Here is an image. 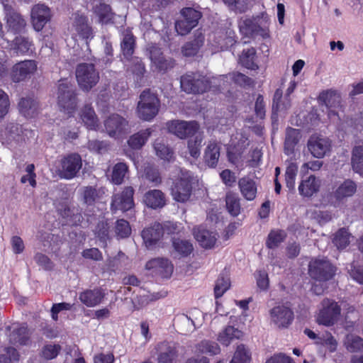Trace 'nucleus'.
Masks as SVG:
<instances>
[{
  "label": "nucleus",
  "instance_id": "45",
  "mask_svg": "<svg viewBox=\"0 0 363 363\" xmlns=\"http://www.w3.org/2000/svg\"><path fill=\"white\" fill-rule=\"evenodd\" d=\"M151 135L150 129L141 130L132 136L128 140L129 146L135 150L140 149L147 142L149 137Z\"/></svg>",
  "mask_w": 363,
  "mask_h": 363
},
{
  "label": "nucleus",
  "instance_id": "5",
  "mask_svg": "<svg viewBox=\"0 0 363 363\" xmlns=\"http://www.w3.org/2000/svg\"><path fill=\"white\" fill-rule=\"evenodd\" d=\"M75 73L79 87L86 91L91 90L99 81V73L92 63L79 64Z\"/></svg>",
  "mask_w": 363,
  "mask_h": 363
},
{
  "label": "nucleus",
  "instance_id": "31",
  "mask_svg": "<svg viewBox=\"0 0 363 363\" xmlns=\"http://www.w3.org/2000/svg\"><path fill=\"white\" fill-rule=\"evenodd\" d=\"M18 109L26 118H33L38 113V103L33 98H22L18 103Z\"/></svg>",
  "mask_w": 363,
  "mask_h": 363
},
{
  "label": "nucleus",
  "instance_id": "57",
  "mask_svg": "<svg viewBox=\"0 0 363 363\" xmlns=\"http://www.w3.org/2000/svg\"><path fill=\"white\" fill-rule=\"evenodd\" d=\"M173 247L174 250L182 256H188L193 251L192 244L185 240L174 239Z\"/></svg>",
  "mask_w": 363,
  "mask_h": 363
},
{
  "label": "nucleus",
  "instance_id": "19",
  "mask_svg": "<svg viewBox=\"0 0 363 363\" xmlns=\"http://www.w3.org/2000/svg\"><path fill=\"white\" fill-rule=\"evenodd\" d=\"M191 184L189 177L180 178L174 185L172 194L178 202L187 201L191 194Z\"/></svg>",
  "mask_w": 363,
  "mask_h": 363
},
{
  "label": "nucleus",
  "instance_id": "17",
  "mask_svg": "<svg viewBox=\"0 0 363 363\" xmlns=\"http://www.w3.org/2000/svg\"><path fill=\"white\" fill-rule=\"evenodd\" d=\"M71 31L83 39L93 38V30L88 23V18L84 14L75 13L72 18Z\"/></svg>",
  "mask_w": 363,
  "mask_h": 363
},
{
  "label": "nucleus",
  "instance_id": "22",
  "mask_svg": "<svg viewBox=\"0 0 363 363\" xmlns=\"http://www.w3.org/2000/svg\"><path fill=\"white\" fill-rule=\"evenodd\" d=\"M150 60L160 72H166L175 66L174 60L165 57L158 48L154 47L151 49Z\"/></svg>",
  "mask_w": 363,
  "mask_h": 363
},
{
  "label": "nucleus",
  "instance_id": "6",
  "mask_svg": "<svg viewBox=\"0 0 363 363\" xmlns=\"http://www.w3.org/2000/svg\"><path fill=\"white\" fill-rule=\"evenodd\" d=\"M202 17L201 12L195 8L184 7L180 11V18L175 23V29L179 35H185L195 28Z\"/></svg>",
  "mask_w": 363,
  "mask_h": 363
},
{
  "label": "nucleus",
  "instance_id": "51",
  "mask_svg": "<svg viewBox=\"0 0 363 363\" xmlns=\"http://www.w3.org/2000/svg\"><path fill=\"white\" fill-rule=\"evenodd\" d=\"M251 353L246 347L241 344L237 347L233 357L230 363H250Z\"/></svg>",
  "mask_w": 363,
  "mask_h": 363
},
{
  "label": "nucleus",
  "instance_id": "7",
  "mask_svg": "<svg viewBox=\"0 0 363 363\" xmlns=\"http://www.w3.org/2000/svg\"><path fill=\"white\" fill-rule=\"evenodd\" d=\"M82 167V160L78 153L64 156L60 162L57 173L60 178L71 179L77 176Z\"/></svg>",
  "mask_w": 363,
  "mask_h": 363
},
{
  "label": "nucleus",
  "instance_id": "4",
  "mask_svg": "<svg viewBox=\"0 0 363 363\" xmlns=\"http://www.w3.org/2000/svg\"><path fill=\"white\" fill-rule=\"evenodd\" d=\"M160 105V100L155 94L150 90L143 91L138 104V117L143 121H151L158 113Z\"/></svg>",
  "mask_w": 363,
  "mask_h": 363
},
{
  "label": "nucleus",
  "instance_id": "13",
  "mask_svg": "<svg viewBox=\"0 0 363 363\" xmlns=\"http://www.w3.org/2000/svg\"><path fill=\"white\" fill-rule=\"evenodd\" d=\"M51 11L44 4L33 6L30 12L31 22L34 29L40 31L51 18Z\"/></svg>",
  "mask_w": 363,
  "mask_h": 363
},
{
  "label": "nucleus",
  "instance_id": "41",
  "mask_svg": "<svg viewBox=\"0 0 363 363\" xmlns=\"http://www.w3.org/2000/svg\"><path fill=\"white\" fill-rule=\"evenodd\" d=\"M351 164L352 169L363 177V146L354 147L352 152Z\"/></svg>",
  "mask_w": 363,
  "mask_h": 363
},
{
  "label": "nucleus",
  "instance_id": "15",
  "mask_svg": "<svg viewBox=\"0 0 363 363\" xmlns=\"http://www.w3.org/2000/svg\"><path fill=\"white\" fill-rule=\"evenodd\" d=\"M38 68V62L35 60H27L16 63L12 69V79L19 82L33 74Z\"/></svg>",
  "mask_w": 363,
  "mask_h": 363
},
{
  "label": "nucleus",
  "instance_id": "56",
  "mask_svg": "<svg viewBox=\"0 0 363 363\" xmlns=\"http://www.w3.org/2000/svg\"><path fill=\"white\" fill-rule=\"evenodd\" d=\"M298 172V166L296 163L291 162L286 167L285 172V181L286 186L289 190L295 188V180Z\"/></svg>",
  "mask_w": 363,
  "mask_h": 363
},
{
  "label": "nucleus",
  "instance_id": "9",
  "mask_svg": "<svg viewBox=\"0 0 363 363\" xmlns=\"http://www.w3.org/2000/svg\"><path fill=\"white\" fill-rule=\"evenodd\" d=\"M321 309L317 316V323L325 326H331L337 320L341 308L333 300L324 298L321 302Z\"/></svg>",
  "mask_w": 363,
  "mask_h": 363
},
{
  "label": "nucleus",
  "instance_id": "62",
  "mask_svg": "<svg viewBox=\"0 0 363 363\" xmlns=\"http://www.w3.org/2000/svg\"><path fill=\"white\" fill-rule=\"evenodd\" d=\"M115 232L116 235L120 238L128 237L131 232L128 222L123 219L117 220L115 227Z\"/></svg>",
  "mask_w": 363,
  "mask_h": 363
},
{
  "label": "nucleus",
  "instance_id": "34",
  "mask_svg": "<svg viewBox=\"0 0 363 363\" xmlns=\"http://www.w3.org/2000/svg\"><path fill=\"white\" fill-rule=\"evenodd\" d=\"M301 138L300 131L298 129L289 127L286 130L284 140V152L289 155L294 151L295 147Z\"/></svg>",
  "mask_w": 363,
  "mask_h": 363
},
{
  "label": "nucleus",
  "instance_id": "23",
  "mask_svg": "<svg viewBox=\"0 0 363 363\" xmlns=\"http://www.w3.org/2000/svg\"><path fill=\"white\" fill-rule=\"evenodd\" d=\"M163 235V228L161 223L155 222L150 227L144 229L142 237L147 247L155 245Z\"/></svg>",
  "mask_w": 363,
  "mask_h": 363
},
{
  "label": "nucleus",
  "instance_id": "55",
  "mask_svg": "<svg viewBox=\"0 0 363 363\" xmlns=\"http://www.w3.org/2000/svg\"><path fill=\"white\" fill-rule=\"evenodd\" d=\"M345 345L349 352H359L363 348V338L352 334L348 335L346 337Z\"/></svg>",
  "mask_w": 363,
  "mask_h": 363
},
{
  "label": "nucleus",
  "instance_id": "58",
  "mask_svg": "<svg viewBox=\"0 0 363 363\" xmlns=\"http://www.w3.org/2000/svg\"><path fill=\"white\" fill-rule=\"evenodd\" d=\"M230 282L228 277L220 275L216 283L214 288L215 297L218 298L230 288Z\"/></svg>",
  "mask_w": 363,
  "mask_h": 363
},
{
  "label": "nucleus",
  "instance_id": "54",
  "mask_svg": "<svg viewBox=\"0 0 363 363\" xmlns=\"http://www.w3.org/2000/svg\"><path fill=\"white\" fill-rule=\"evenodd\" d=\"M286 238V233L284 230H272L268 235L266 245L269 248L277 247Z\"/></svg>",
  "mask_w": 363,
  "mask_h": 363
},
{
  "label": "nucleus",
  "instance_id": "38",
  "mask_svg": "<svg viewBox=\"0 0 363 363\" xmlns=\"http://www.w3.org/2000/svg\"><path fill=\"white\" fill-rule=\"evenodd\" d=\"M9 340L12 344L26 345L29 340V333L26 326L16 325L9 335Z\"/></svg>",
  "mask_w": 363,
  "mask_h": 363
},
{
  "label": "nucleus",
  "instance_id": "59",
  "mask_svg": "<svg viewBox=\"0 0 363 363\" xmlns=\"http://www.w3.org/2000/svg\"><path fill=\"white\" fill-rule=\"evenodd\" d=\"M203 140V136L201 134L196 135L194 138L188 141V149L190 155L197 158L200 155V148Z\"/></svg>",
  "mask_w": 363,
  "mask_h": 363
},
{
  "label": "nucleus",
  "instance_id": "61",
  "mask_svg": "<svg viewBox=\"0 0 363 363\" xmlns=\"http://www.w3.org/2000/svg\"><path fill=\"white\" fill-rule=\"evenodd\" d=\"M315 343L327 346L330 352H335L337 346V340L328 333L323 334L321 337L318 338V341H315Z\"/></svg>",
  "mask_w": 363,
  "mask_h": 363
},
{
  "label": "nucleus",
  "instance_id": "43",
  "mask_svg": "<svg viewBox=\"0 0 363 363\" xmlns=\"http://www.w3.org/2000/svg\"><path fill=\"white\" fill-rule=\"evenodd\" d=\"M256 50L254 48L243 50L239 57V62L247 69H255L258 67L255 62Z\"/></svg>",
  "mask_w": 363,
  "mask_h": 363
},
{
  "label": "nucleus",
  "instance_id": "39",
  "mask_svg": "<svg viewBox=\"0 0 363 363\" xmlns=\"http://www.w3.org/2000/svg\"><path fill=\"white\" fill-rule=\"evenodd\" d=\"M93 6V11L99 18L102 23H108L113 18V13L111 12V6L102 0L95 1Z\"/></svg>",
  "mask_w": 363,
  "mask_h": 363
},
{
  "label": "nucleus",
  "instance_id": "64",
  "mask_svg": "<svg viewBox=\"0 0 363 363\" xmlns=\"http://www.w3.org/2000/svg\"><path fill=\"white\" fill-rule=\"evenodd\" d=\"M145 178L153 184L154 186H157L162 182V177L159 170L156 168L148 167L145 169Z\"/></svg>",
  "mask_w": 363,
  "mask_h": 363
},
{
  "label": "nucleus",
  "instance_id": "52",
  "mask_svg": "<svg viewBox=\"0 0 363 363\" xmlns=\"http://www.w3.org/2000/svg\"><path fill=\"white\" fill-rule=\"evenodd\" d=\"M218 78V82L224 81L225 79L230 78V79L234 81L235 83L244 86H250L254 83L253 80L251 78L240 72L230 73L228 75H220Z\"/></svg>",
  "mask_w": 363,
  "mask_h": 363
},
{
  "label": "nucleus",
  "instance_id": "49",
  "mask_svg": "<svg viewBox=\"0 0 363 363\" xmlns=\"http://www.w3.org/2000/svg\"><path fill=\"white\" fill-rule=\"evenodd\" d=\"M351 238L347 229L342 228L335 233L333 242L338 249H345L350 243Z\"/></svg>",
  "mask_w": 363,
  "mask_h": 363
},
{
  "label": "nucleus",
  "instance_id": "48",
  "mask_svg": "<svg viewBox=\"0 0 363 363\" xmlns=\"http://www.w3.org/2000/svg\"><path fill=\"white\" fill-rule=\"evenodd\" d=\"M156 155L162 160L170 161L174 157V152L164 142L163 139H157L153 144Z\"/></svg>",
  "mask_w": 363,
  "mask_h": 363
},
{
  "label": "nucleus",
  "instance_id": "35",
  "mask_svg": "<svg viewBox=\"0 0 363 363\" xmlns=\"http://www.w3.org/2000/svg\"><path fill=\"white\" fill-rule=\"evenodd\" d=\"M80 118L87 128L96 130L99 127V119L91 106L85 105L82 108Z\"/></svg>",
  "mask_w": 363,
  "mask_h": 363
},
{
  "label": "nucleus",
  "instance_id": "26",
  "mask_svg": "<svg viewBox=\"0 0 363 363\" xmlns=\"http://www.w3.org/2000/svg\"><path fill=\"white\" fill-rule=\"evenodd\" d=\"M238 187L242 196L247 201H253L257 196V186L254 179L243 177L238 180Z\"/></svg>",
  "mask_w": 363,
  "mask_h": 363
},
{
  "label": "nucleus",
  "instance_id": "42",
  "mask_svg": "<svg viewBox=\"0 0 363 363\" xmlns=\"http://www.w3.org/2000/svg\"><path fill=\"white\" fill-rule=\"evenodd\" d=\"M128 167L125 162H118L116 164L112 169L111 181L113 184H121L124 179L128 174Z\"/></svg>",
  "mask_w": 363,
  "mask_h": 363
},
{
  "label": "nucleus",
  "instance_id": "25",
  "mask_svg": "<svg viewBox=\"0 0 363 363\" xmlns=\"http://www.w3.org/2000/svg\"><path fill=\"white\" fill-rule=\"evenodd\" d=\"M220 143L210 140L204 151V162L209 167H216L220 155Z\"/></svg>",
  "mask_w": 363,
  "mask_h": 363
},
{
  "label": "nucleus",
  "instance_id": "40",
  "mask_svg": "<svg viewBox=\"0 0 363 363\" xmlns=\"http://www.w3.org/2000/svg\"><path fill=\"white\" fill-rule=\"evenodd\" d=\"M356 184L350 179H347L335 190L334 193L335 197L340 200L346 197L352 196L356 192Z\"/></svg>",
  "mask_w": 363,
  "mask_h": 363
},
{
  "label": "nucleus",
  "instance_id": "14",
  "mask_svg": "<svg viewBox=\"0 0 363 363\" xmlns=\"http://www.w3.org/2000/svg\"><path fill=\"white\" fill-rule=\"evenodd\" d=\"M199 125L196 121H172L168 124V130L181 139L194 135L199 130Z\"/></svg>",
  "mask_w": 363,
  "mask_h": 363
},
{
  "label": "nucleus",
  "instance_id": "18",
  "mask_svg": "<svg viewBox=\"0 0 363 363\" xmlns=\"http://www.w3.org/2000/svg\"><path fill=\"white\" fill-rule=\"evenodd\" d=\"M5 20L9 30L13 33H21L26 26V21L20 13L11 6H5Z\"/></svg>",
  "mask_w": 363,
  "mask_h": 363
},
{
  "label": "nucleus",
  "instance_id": "60",
  "mask_svg": "<svg viewBox=\"0 0 363 363\" xmlns=\"http://www.w3.org/2000/svg\"><path fill=\"white\" fill-rule=\"evenodd\" d=\"M61 350L62 347L60 345L48 344L43 347L41 354L45 359H52L58 355Z\"/></svg>",
  "mask_w": 363,
  "mask_h": 363
},
{
  "label": "nucleus",
  "instance_id": "33",
  "mask_svg": "<svg viewBox=\"0 0 363 363\" xmlns=\"http://www.w3.org/2000/svg\"><path fill=\"white\" fill-rule=\"evenodd\" d=\"M11 48L16 55L32 53L34 48L32 41L24 36H17L12 41Z\"/></svg>",
  "mask_w": 363,
  "mask_h": 363
},
{
  "label": "nucleus",
  "instance_id": "46",
  "mask_svg": "<svg viewBox=\"0 0 363 363\" xmlns=\"http://www.w3.org/2000/svg\"><path fill=\"white\" fill-rule=\"evenodd\" d=\"M225 205L228 213L233 216H237L240 214L241 206L240 198L232 191H229L225 196Z\"/></svg>",
  "mask_w": 363,
  "mask_h": 363
},
{
  "label": "nucleus",
  "instance_id": "50",
  "mask_svg": "<svg viewBox=\"0 0 363 363\" xmlns=\"http://www.w3.org/2000/svg\"><path fill=\"white\" fill-rule=\"evenodd\" d=\"M83 200L87 205L94 204L101 197V191L94 186H84L81 189Z\"/></svg>",
  "mask_w": 363,
  "mask_h": 363
},
{
  "label": "nucleus",
  "instance_id": "53",
  "mask_svg": "<svg viewBox=\"0 0 363 363\" xmlns=\"http://www.w3.org/2000/svg\"><path fill=\"white\" fill-rule=\"evenodd\" d=\"M196 350L203 354H216L220 352L218 345L209 340H202L196 345Z\"/></svg>",
  "mask_w": 363,
  "mask_h": 363
},
{
  "label": "nucleus",
  "instance_id": "1",
  "mask_svg": "<svg viewBox=\"0 0 363 363\" xmlns=\"http://www.w3.org/2000/svg\"><path fill=\"white\" fill-rule=\"evenodd\" d=\"M218 77L210 79L198 72L187 73L181 77L182 89L188 94H201L209 89L211 84H217Z\"/></svg>",
  "mask_w": 363,
  "mask_h": 363
},
{
  "label": "nucleus",
  "instance_id": "47",
  "mask_svg": "<svg viewBox=\"0 0 363 363\" xmlns=\"http://www.w3.org/2000/svg\"><path fill=\"white\" fill-rule=\"evenodd\" d=\"M290 96H285L282 99V91L277 89L273 97L272 109L276 111H286L291 107Z\"/></svg>",
  "mask_w": 363,
  "mask_h": 363
},
{
  "label": "nucleus",
  "instance_id": "63",
  "mask_svg": "<svg viewBox=\"0 0 363 363\" xmlns=\"http://www.w3.org/2000/svg\"><path fill=\"white\" fill-rule=\"evenodd\" d=\"M5 354H0V363H13L19 359V354L13 347H8L6 349Z\"/></svg>",
  "mask_w": 363,
  "mask_h": 363
},
{
  "label": "nucleus",
  "instance_id": "3",
  "mask_svg": "<svg viewBox=\"0 0 363 363\" xmlns=\"http://www.w3.org/2000/svg\"><path fill=\"white\" fill-rule=\"evenodd\" d=\"M77 103L74 85L67 80H61L57 93V104L61 110L68 115L72 114L77 108Z\"/></svg>",
  "mask_w": 363,
  "mask_h": 363
},
{
  "label": "nucleus",
  "instance_id": "24",
  "mask_svg": "<svg viewBox=\"0 0 363 363\" xmlns=\"http://www.w3.org/2000/svg\"><path fill=\"white\" fill-rule=\"evenodd\" d=\"M104 298V293L100 288L86 289L79 293L80 301L87 307H94L100 304Z\"/></svg>",
  "mask_w": 363,
  "mask_h": 363
},
{
  "label": "nucleus",
  "instance_id": "11",
  "mask_svg": "<svg viewBox=\"0 0 363 363\" xmlns=\"http://www.w3.org/2000/svg\"><path fill=\"white\" fill-rule=\"evenodd\" d=\"M104 128L109 136L119 138L129 131L126 119L118 114H112L104 121Z\"/></svg>",
  "mask_w": 363,
  "mask_h": 363
},
{
  "label": "nucleus",
  "instance_id": "21",
  "mask_svg": "<svg viewBox=\"0 0 363 363\" xmlns=\"http://www.w3.org/2000/svg\"><path fill=\"white\" fill-rule=\"evenodd\" d=\"M157 363H174L177 357V351L174 344L162 342L157 345Z\"/></svg>",
  "mask_w": 363,
  "mask_h": 363
},
{
  "label": "nucleus",
  "instance_id": "36",
  "mask_svg": "<svg viewBox=\"0 0 363 363\" xmlns=\"http://www.w3.org/2000/svg\"><path fill=\"white\" fill-rule=\"evenodd\" d=\"M174 325L183 335H187L195 329L194 321L185 314L177 315L174 320Z\"/></svg>",
  "mask_w": 363,
  "mask_h": 363
},
{
  "label": "nucleus",
  "instance_id": "10",
  "mask_svg": "<svg viewBox=\"0 0 363 363\" xmlns=\"http://www.w3.org/2000/svg\"><path fill=\"white\" fill-rule=\"evenodd\" d=\"M331 140L322 135L313 134L307 142V147L310 153L315 158H323L330 152Z\"/></svg>",
  "mask_w": 363,
  "mask_h": 363
},
{
  "label": "nucleus",
  "instance_id": "12",
  "mask_svg": "<svg viewBox=\"0 0 363 363\" xmlns=\"http://www.w3.org/2000/svg\"><path fill=\"white\" fill-rule=\"evenodd\" d=\"M270 320L278 328H287L294 320V312L285 305H278L270 310Z\"/></svg>",
  "mask_w": 363,
  "mask_h": 363
},
{
  "label": "nucleus",
  "instance_id": "29",
  "mask_svg": "<svg viewBox=\"0 0 363 363\" xmlns=\"http://www.w3.org/2000/svg\"><path fill=\"white\" fill-rule=\"evenodd\" d=\"M243 335L242 331L233 326L228 325L218 334L217 340L221 345L227 347L230 345L233 341L241 339Z\"/></svg>",
  "mask_w": 363,
  "mask_h": 363
},
{
  "label": "nucleus",
  "instance_id": "30",
  "mask_svg": "<svg viewBox=\"0 0 363 363\" xmlns=\"http://www.w3.org/2000/svg\"><path fill=\"white\" fill-rule=\"evenodd\" d=\"M320 181L315 176L311 175L306 179L302 180L298 186V191L301 195L310 197L319 191Z\"/></svg>",
  "mask_w": 363,
  "mask_h": 363
},
{
  "label": "nucleus",
  "instance_id": "16",
  "mask_svg": "<svg viewBox=\"0 0 363 363\" xmlns=\"http://www.w3.org/2000/svg\"><path fill=\"white\" fill-rule=\"evenodd\" d=\"M134 189L132 186L124 188L121 194H116L112 198L111 208L127 211L134 206Z\"/></svg>",
  "mask_w": 363,
  "mask_h": 363
},
{
  "label": "nucleus",
  "instance_id": "37",
  "mask_svg": "<svg viewBox=\"0 0 363 363\" xmlns=\"http://www.w3.org/2000/svg\"><path fill=\"white\" fill-rule=\"evenodd\" d=\"M319 99L328 108H337L341 106V96L335 90L330 89L323 91L319 95Z\"/></svg>",
  "mask_w": 363,
  "mask_h": 363
},
{
  "label": "nucleus",
  "instance_id": "8",
  "mask_svg": "<svg viewBox=\"0 0 363 363\" xmlns=\"http://www.w3.org/2000/svg\"><path fill=\"white\" fill-rule=\"evenodd\" d=\"M335 267L325 258L312 260L308 265L310 276L318 281L331 279L335 274Z\"/></svg>",
  "mask_w": 363,
  "mask_h": 363
},
{
  "label": "nucleus",
  "instance_id": "20",
  "mask_svg": "<svg viewBox=\"0 0 363 363\" xmlns=\"http://www.w3.org/2000/svg\"><path fill=\"white\" fill-rule=\"evenodd\" d=\"M194 235L199 245L205 249L213 248L218 239V234L210 231L203 226H197L194 228Z\"/></svg>",
  "mask_w": 363,
  "mask_h": 363
},
{
  "label": "nucleus",
  "instance_id": "27",
  "mask_svg": "<svg viewBox=\"0 0 363 363\" xmlns=\"http://www.w3.org/2000/svg\"><path fill=\"white\" fill-rule=\"evenodd\" d=\"M143 201L149 208L157 209L161 208L166 204L164 194L158 189H153L147 191L144 195Z\"/></svg>",
  "mask_w": 363,
  "mask_h": 363
},
{
  "label": "nucleus",
  "instance_id": "28",
  "mask_svg": "<svg viewBox=\"0 0 363 363\" xmlns=\"http://www.w3.org/2000/svg\"><path fill=\"white\" fill-rule=\"evenodd\" d=\"M146 269H155L163 277L167 278L173 272V265L167 259L157 258L150 260L146 263Z\"/></svg>",
  "mask_w": 363,
  "mask_h": 363
},
{
  "label": "nucleus",
  "instance_id": "32",
  "mask_svg": "<svg viewBox=\"0 0 363 363\" xmlns=\"http://www.w3.org/2000/svg\"><path fill=\"white\" fill-rule=\"evenodd\" d=\"M204 43V35L203 33L197 30L194 33V38L193 40L186 43L182 48V52L184 55L186 57L194 56L197 54L201 47L203 46Z\"/></svg>",
  "mask_w": 363,
  "mask_h": 363
},
{
  "label": "nucleus",
  "instance_id": "2",
  "mask_svg": "<svg viewBox=\"0 0 363 363\" xmlns=\"http://www.w3.org/2000/svg\"><path fill=\"white\" fill-rule=\"evenodd\" d=\"M269 25L268 18L260 16L242 18L238 23L240 33L251 38L256 36H261L263 38H268L269 36Z\"/></svg>",
  "mask_w": 363,
  "mask_h": 363
},
{
  "label": "nucleus",
  "instance_id": "44",
  "mask_svg": "<svg viewBox=\"0 0 363 363\" xmlns=\"http://www.w3.org/2000/svg\"><path fill=\"white\" fill-rule=\"evenodd\" d=\"M135 45V40L133 35L130 31L124 33L123 40L121 43L123 55L129 60L133 52Z\"/></svg>",
  "mask_w": 363,
  "mask_h": 363
}]
</instances>
